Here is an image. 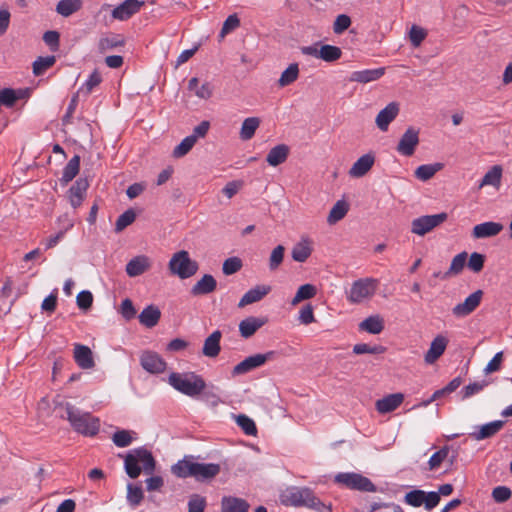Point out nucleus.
<instances>
[{
    "label": "nucleus",
    "instance_id": "1",
    "mask_svg": "<svg viewBox=\"0 0 512 512\" xmlns=\"http://www.w3.org/2000/svg\"><path fill=\"white\" fill-rule=\"evenodd\" d=\"M221 471L217 463L197 462L192 455H186L171 467V472L178 478H194L197 482H210Z\"/></svg>",
    "mask_w": 512,
    "mask_h": 512
},
{
    "label": "nucleus",
    "instance_id": "2",
    "mask_svg": "<svg viewBox=\"0 0 512 512\" xmlns=\"http://www.w3.org/2000/svg\"><path fill=\"white\" fill-rule=\"evenodd\" d=\"M63 410L61 418L66 419L73 430L85 437H93L98 434L101 421L90 412L82 411L69 402L61 404Z\"/></svg>",
    "mask_w": 512,
    "mask_h": 512
},
{
    "label": "nucleus",
    "instance_id": "3",
    "mask_svg": "<svg viewBox=\"0 0 512 512\" xmlns=\"http://www.w3.org/2000/svg\"><path fill=\"white\" fill-rule=\"evenodd\" d=\"M285 506L307 507L316 512H332L331 504L323 503L308 487H287L280 495Z\"/></svg>",
    "mask_w": 512,
    "mask_h": 512
},
{
    "label": "nucleus",
    "instance_id": "4",
    "mask_svg": "<svg viewBox=\"0 0 512 512\" xmlns=\"http://www.w3.org/2000/svg\"><path fill=\"white\" fill-rule=\"evenodd\" d=\"M155 459L152 453L144 447L136 448L127 453L124 468L130 478H137L143 469L151 474L155 469Z\"/></svg>",
    "mask_w": 512,
    "mask_h": 512
},
{
    "label": "nucleus",
    "instance_id": "5",
    "mask_svg": "<svg viewBox=\"0 0 512 512\" xmlns=\"http://www.w3.org/2000/svg\"><path fill=\"white\" fill-rule=\"evenodd\" d=\"M168 383L178 392L191 398L199 396L206 387L204 379L194 372H172L168 377Z\"/></svg>",
    "mask_w": 512,
    "mask_h": 512
},
{
    "label": "nucleus",
    "instance_id": "6",
    "mask_svg": "<svg viewBox=\"0 0 512 512\" xmlns=\"http://www.w3.org/2000/svg\"><path fill=\"white\" fill-rule=\"evenodd\" d=\"M168 266L170 272L181 279L192 277L199 269L198 263L195 260H192L189 253L185 250H181L173 254Z\"/></svg>",
    "mask_w": 512,
    "mask_h": 512
},
{
    "label": "nucleus",
    "instance_id": "7",
    "mask_svg": "<svg viewBox=\"0 0 512 512\" xmlns=\"http://www.w3.org/2000/svg\"><path fill=\"white\" fill-rule=\"evenodd\" d=\"M379 280L372 277L361 278L354 281L347 292V300L352 304H359L371 298L376 293Z\"/></svg>",
    "mask_w": 512,
    "mask_h": 512
},
{
    "label": "nucleus",
    "instance_id": "8",
    "mask_svg": "<svg viewBox=\"0 0 512 512\" xmlns=\"http://www.w3.org/2000/svg\"><path fill=\"white\" fill-rule=\"evenodd\" d=\"M334 481L352 490L364 492L376 491V486L369 478L354 472L338 473L335 476Z\"/></svg>",
    "mask_w": 512,
    "mask_h": 512
},
{
    "label": "nucleus",
    "instance_id": "9",
    "mask_svg": "<svg viewBox=\"0 0 512 512\" xmlns=\"http://www.w3.org/2000/svg\"><path fill=\"white\" fill-rule=\"evenodd\" d=\"M447 217V213L442 212L434 215H423L415 218L411 222V232L418 236H424L442 224L444 221H446Z\"/></svg>",
    "mask_w": 512,
    "mask_h": 512
},
{
    "label": "nucleus",
    "instance_id": "10",
    "mask_svg": "<svg viewBox=\"0 0 512 512\" xmlns=\"http://www.w3.org/2000/svg\"><path fill=\"white\" fill-rule=\"evenodd\" d=\"M274 355L273 351L264 353V354H254L249 357H246L243 361L234 366L232 370L233 375H242L246 374L262 365H264L268 360H270Z\"/></svg>",
    "mask_w": 512,
    "mask_h": 512
},
{
    "label": "nucleus",
    "instance_id": "11",
    "mask_svg": "<svg viewBox=\"0 0 512 512\" xmlns=\"http://www.w3.org/2000/svg\"><path fill=\"white\" fill-rule=\"evenodd\" d=\"M419 144V131L413 127H409L401 136L396 150L402 156H412Z\"/></svg>",
    "mask_w": 512,
    "mask_h": 512
},
{
    "label": "nucleus",
    "instance_id": "12",
    "mask_svg": "<svg viewBox=\"0 0 512 512\" xmlns=\"http://www.w3.org/2000/svg\"><path fill=\"white\" fill-rule=\"evenodd\" d=\"M143 5L144 2L140 0H125L112 10L111 16L115 20L126 21L138 13Z\"/></svg>",
    "mask_w": 512,
    "mask_h": 512
},
{
    "label": "nucleus",
    "instance_id": "13",
    "mask_svg": "<svg viewBox=\"0 0 512 512\" xmlns=\"http://www.w3.org/2000/svg\"><path fill=\"white\" fill-rule=\"evenodd\" d=\"M482 295V290H477L470 294L462 303L453 307V315L460 318L471 314L479 306Z\"/></svg>",
    "mask_w": 512,
    "mask_h": 512
},
{
    "label": "nucleus",
    "instance_id": "14",
    "mask_svg": "<svg viewBox=\"0 0 512 512\" xmlns=\"http://www.w3.org/2000/svg\"><path fill=\"white\" fill-rule=\"evenodd\" d=\"M140 363L144 370L153 374L162 373L166 369V362L156 352H144L140 357Z\"/></svg>",
    "mask_w": 512,
    "mask_h": 512
},
{
    "label": "nucleus",
    "instance_id": "15",
    "mask_svg": "<svg viewBox=\"0 0 512 512\" xmlns=\"http://www.w3.org/2000/svg\"><path fill=\"white\" fill-rule=\"evenodd\" d=\"M449 340L446 336L439 334L431 342L428 351L424 355L427 364L435 363L445 352Z\"/></svg>",
    "mask_w": 512,
    "mask_h": 512
},
{
    "label": "nucleus",
    "instance_id": "16",
    "mask_svg": "<svg viewBox=\"0 0 512 512\" xmlns=\"http://www.w3.org/2000/svg\"><path fill=\"white\" fill-rule=\"evenodd\" d=\"M399 113V105L396 102H390L385 108H383L376 116L375 123L377 127L386 132L389 128L390 123L397 117Z\"/></svg>",
    "mask_w": 512,
    "mask_h": 512
},
{
    "label": "nucleus",
    "instance_id": "17",
    "mask_svg": "<svg viewBox=\"0 0 512 512\" xmlns=\"http://www.w3.org/2000/svg\"><path fill=\"white\" fill-rule=\"evenodd\" d=\"M503 420H495L481 426H476L475 430L471 432L469 435L472 439L476 441H481L487 438H490L497 434L502 427L504 426Z\"/></svg>",
    "mask_w": 512,
    "mask_h": 512
},
{
    "label": "nucleus",
    "instance_id": "18",
    "mask_svg": "<svg viewBox=\"0 0 512 512\" xmlns=\"http://www.w3.org/2000/svg\"><path fill=\"white\" fill-rule=\"evenodd\" d=\"M88 187L89 183L85 178L77 179L75 183L70 187L68 190V198L73 208L76 209L81 206Z\"/></svg>",
    "mask_w": 512,
    "mask_h": 512
},
{
    "label": "nucleus",
    "instance_id": "19",
    "mask_svg": "<svg viewBox=\"0 0 512 512\" xmlns=\"http://www.w3.org/2000/svg\"><path fill=\"white\" fill-rule=\"evenodd\" d=\"M503 230V225L499 222L487 221L477 224L473 227L472 237L475 239H485L498 235Z\"/></svg>",
    "mask_w": 512,
    "mask_h": 512
},
{
    "label": "nucleus",
    "instance_id": "20",
    "mask_svg": "<svg viewBox=\"0 0 512 512\" xmlns=\"http://www.w3.org/2000/svg\"><path fill=\"white\" fill-rule=\"evenodd\" d=\"M151 267V260L146 255L133 257L127 264L125 271L129 277H137L148 271Z\"/></svg>",
    "mask_w": 512,
    "mask_h": 512
},
{
    "label": "nucleus",
    "instance_id": "21",
    "mask_svg": "<svg viewBox=\"0 0 512 512\" xmlns=\"http://www.w3.org/2000/svg\"><path fill=\"white\" fill-rule=\"evenodd\" d=\"M267 323L266 317L249 316L239 323L240 335L248 339Z\"/></svg>",
    "mask_w": 512,
    "mask_h": 512
},
{
    "label": "nucleus",
    "instance_id": "22",
    "mask_svg": "<svg viewBox=\"0 0 512 512\" xmlns=\"http://www.w3.org/2000/svg\"><path fill=\"white\" fill-rule=\"evenodd\" d=\"M271 287L269 285H257L249 289L240 299L238 303L239 308H243L247 305L253 304L262 300L269 292Z\"/></svg>",
    "mask_w": 512,
    "mask_h": 512
},
{
    "label": "nucleus",
    "instance_id": "23",
    "mask_svg": "<svg viewBox=\"0 0 512 512\" xmlns=\"http://www.w3.org/2000/svg\"><path fill=\"white\" fill-rule=\"evenodd\" d=\"M403 400L404 395L402 393L389 394L376 401V410L381 414L390 413L396 410L402 404Z\"/></svg>",
    "mask_w": 512,
    "mask_h": 512
},
{
    "label": "nucleus",
    "instance_id": "24",
    "mask_svg": "<svg viewBox=\"0 0 512 512\" xmlns=\"http://www.w3.org/2000/svg\"><path fill=\"white\" fill-rule=\"evenodd\" d=\"M222 332L220 330H215L212 332L205 340L202 347V354L208 358H215L219 355L221 351V342Z\"/></svg>",
    "mask_w": 512,
    "mask_h": 512
},
{
    "label": "nucleus",
    "instance_id": "25",
    "mask_svg": "<svg viewBox=\"0 0 512 512\" xmlns=\"http://www.w3.org/2000/svg\"><path fill=\"white\" fill-rule=\"evenodd\" d=\"M74 360L81 369H91L95 366L92 351L86 345L75 344Z\"/></svg>",
    "mask_w": 512,
    "mask_h": 512
},
{
    "label": "nucleus",
    "instance_id": "26",
    "mask_svg": "<svg viewBox=\"0 0 512 512\" xmlns=\"http://www.w3.org/2000/svg\"><path fill=\"white\" fill-rule=\"evenodd\" d=\"M374 162L375 157L373 154L367 153L362 155L350 168L349 175L354 178L363 177L372 168Z\"/></svg>",
    "mask_w": 512,
    "mask_h": 512
},
{
    "label": "nucleus",
    "instance_id": "27",
    "mask_svg": "<svg viewBox=\"0 0 512 512\" xmlns=\"http://www.w3.org/2000/svg\"><path fill=\"white\" fill-rule=\"evenodd\" d=\"M217 282L211 274H204L191 288L193 296L207 295L215 291Z\"/></svg>",
    "mask_w": 512,
    "mask_h": 512
},
{
    "label": "nucleus",
    "instance_id": "28",
    "mask_svg": "<svg viewBox=\"0 0 512 512\" xmlns=\"http://www.w3.org/2000/svg\"><path fill=\"white\" fill-rule=\"evenodd\" d=\"M384 329V319L379 314L370 315L359 323V330L369 334H380Z\"/></svg>",
    "mask_w": 512,
    "mask_h": 512
},
{
    "label": "nucleus",
    "instance_id": "29",
    "mask_svg": "<svg viewBox=\"0 0 512 512\" xmlns=\"http://www.w3.org/2000/svg\"><path fill=\"white\" fill-rule=\"evenodd\" d=\"M385 73L384 68L365 69L351 73L350 81L358 83H369L381 78Z\"/></svg>",
    "mask_w": 512,
    "mask_h": 512
},
{
    "label": "nucleus",
    "instance_id": "30",
    "mask_svg": "<svg viewBox=\"0 0 512 512\" xmlns=\"http://www.w3.org/2000/svg\"><path fill=\"white\" fill-rule=\"evenodd\" d=\"M249 504L241 498L224 496L221 500V512H248Z\"/></svg>",
    "mask_w": 512,
    "mask_h": 512
},
{
    "label": "nucleus",
    "instance_id": "31",
    "mask_svg": "<svg viewBox=\"0 0 512 512\" xmlns=\"http://www.w3.org/2000/svg\"><path fill=\"white\" fill-rule=\"evenodd\" d=\"M161 312L155 305H148L139 314V322L147 328L156 326L160 320Z\"/></svg>",
    "mask_w": 512,
    "mask_h": 512
},
{
    "label": "nucleus",
    "instance_id": "32",
    "mask_svg": "<svg viewBox=\"0 0 512 512\" xmlns=\"http://www.w3.org/2000/svg\"><path fill=\"white\" fill-rule=\"evenodd\" d=\"M288 155L289 147L286 144H279L268 152L266 161L270 166L275 167L285 162Z\"/></svg>",
    "mask_w": 512,
    "mask_h": 512
},
{
    "label": "nucleus",
    "instance_id": "33",
    "mask_svg": "<svg viewBox=\"0 0 512 512\" xmlns=\"http://www.w3.org/2000/svg\"><path fill=\"white\" fill-rule=\"evenodd\" d=\"M502 178V167L500 165H494L490 168L479 183V188H483L484 186H493L495 188H499L501 185Z\"/></svg>",
    "mask_w": 512,
    "mask_h": 512
},
{
    "label": "nucleus",
    "instance_id": "34",
    "mask_svg": "<svg viewBox=\"0 0 512 512\" xmlns=\"http://www.w3.org/2000/svg\"><path fill=\"white\" fill-rule=\"evenodd\" d=\"M311 252L310 242L303 239L293 246L291 256L294 261L303 263L310 257Z\"/></svg>",
    "mask_w": 512,
    "mask_h": 512
},
{
    "label": "nucleus",
    "instance_id": "35",
    "mask_svg": "<svg viewBox=\"0 0 512 512\" xmlns=\"http://www.w3.org/2000/svg\"><path fill=\"white\" fill-rule=\"evenodd\" d=\"M80 168V156L74 155L63 168L61 183L67 184L72 181L79 173Z\"/></svg>",
    "mask_w": 512,
    "mask_h": 512
},
{
    "label": "nucleus",
    "instance_id": "36",
    "mask_svg": "<svg viewBox=\"0 0 512 512\" xmlns=\"http://www.w3.org/2000/svg\"><path fill=\"white\" fill-rule=\"evenodd\" d=\"M442 163L423 164L416 168L415 177L421 181L430 180L438 171L442 170Z\"/></svg>",
    "mask_w": 512,
    "mask_h": 512
},
{
    "label": "nucleus",
    "instance_id": "37",
    "mask_svg": "<svg viewBox=\"0 0 512 512\" xmlns=\"http://www.w3.org/2000/svg\"><path fill=\"white\" fill-rule=\"evenodd\" d=\"M81 7V0H60L56 5V12L63 17H69Z\"/></svg>",
    "mask_w": 512,
    "mask_h": 512
},
{
    "label": "nucleus",
    "instance_id": "38",
    "mask_svg": "<svg viewBox=\"0 0 512 512\" xmlns=\"http://www.w3.org/2000/svg\"><path fill=\"white\" fill-rule=\"evenodd\" d=\"M259 125L260 119L258 117L246 118L240 129V138L244 141L250 140L254 136Z\"/></svg>",
    "mask_w": 512,
    "mask_h": 512
},
{
    "label": "nucleus",
    "instance_id": "39",
    "mask_svg": "<svg viewBox=\"0 0 512 512\" xmlns=\"http://www.w3.org/2000/svg\"><path fill=\"white\" fill-rule=\"evenodd\" d=\"M341 55V49L334 45L324 44L319 48V59L325 62H335L341 58Z\"/></svg>",
    "mask_w": 512,
    "mask_h": 512
},
{
    "label": "nucleus",
    "instance_id": "40",
    "mask_svg": "<svg viewBox=\"0 0 512 512\" xmlns=\"http://www.w3.org/2000/svg\"><path fill=\"white\" fill-rule=\"evenodd\" d=\"M299 76V66L297 63H291L281 74L278 84L280 87L288 86L294 83Z\"/></svg>",
    "mask_w": 512,
    "mask_h": 512
},
{
    "label": "nucleus",
    "instance_id": "41",
    "mask_svg": "<svg viewBox=\"0 0 512 512\" xmlns=\"http://www.w3.org/2000/svg\"><path fill=\"white\" fill-rule=\"evenodd\" d=\"M348 212V205L345 201H337L329 212L327 222L329 224H335L345 217Z\"/></svg>",
    "mask_w": 512,
    "mask_h": 512
},
{
    "label": "nucleus",
    "instance_id": "42",
    "mask_svg": "<svg viewBox=\"0 0 512 512\" xmlns=\"http://www.w3.org/2000/svg\"><path fill=\"white\" fill-rule=\"evenodd\" d=\"M461 383H462V380L460 377H456V378L452 379L444 388L435 391L428 400H426L422 403V405L428 406L429 404H431L433 401H435L442 395L454 392L461 385Z\"/></svg>",
    "mask_w": 512,
    "mask_h": 512
},
{
    "label": "nucleus",
    "instance_id": "43",
    "mask_svg": "<svg viewBox=\"0 0 512 512\" xmlns=\"http://www.w3.org/2000/svg\"><path fill=\"white\" fill-rule=\"evenodd\" d=\"M467 253L461 252L457 254L451 261L450 267L448 271L444 272L443 278H448L452 275H458L464 268L466 260H467Z\"/></svg>",
    "mask_w": 512,
    "mask_h": 512
},
{
    "label": "nucleus",
    "instance_id": "44",
    "mask_svg": "<svg viewBox=\"0 0 512 512\" xmlns=\"http://www.w3.org/2000/svg\"><path fill=\"white\" fill-rule=\"evenodd\" d=\"M316 293H317V290L314 285H312V284L301 285L298 288L295 296L293 297L291 304L296 305L303 300L311 299L316 295Z\"/></svg>",
    "mask_w": 512,
    "mask_h": 512
},
{
    "label": "nucleus",
    "instance_id": "45",
    "mask_svg": "<svg viewBox=\"0 0 512 512\" xmlns=\"http://www.w3.org/2000/svg\"><path fill=\"white\" fill-rule=\"evenodd\" d=\"M127 502L128 504L135 508L140 505L144 498L143 491L141 487L137 485H133L132 483H128L127 485Z\"/></svg>",
    "mask_w": 512,
    "mask_h": 512
},
{
    "label": "nucleus",
    "instance_id": "46",
    "mask_svg": "<svg viewBox=\"0 0 512 512\" xmlns=\"http://www.w3.org/2000/svg\"><path fill=\"white\" fill-rule=\"evenodd\" d=\"M124 45V40L116 35V36H108L100 38L98 42V50L100 53H105L108 50L114 49L119 46Z\"/></svg>",
    "mask_w": 512,
    "mask_h": 512
},
{
    "label": "nucleus",
    "instance_id": "47",
    "mask_svg": "<svg viewBox=\"0 0 512 512\" xmlns=\"http://www.w3.org/2000/svg\"><path fill=\"white\" fill-rule=\"evenodd\" d=\"M56 62L55 56L38 57L33 62V73L36 76L42 75L47 69L52 67Z\"/></svg>",
    "mask_w": 512,
    "mask_h": 512
},
{
    "label": "nucleus",
    "instance_id": "48",
    "mask_svg": "<svg viewBox=\"0 0 512 512\" xmlns=\"http://www.w3.org/2000/svg\"><path fill=\"white\" fill-rule=\"evenodd\" d=\"M136 219L135 211L130 208L123 212L116 220L115 223V232L119 233L123 231L126 227L131 225Z\"/></svg>",
    "mask_w": 512,
    "mask_h": 512
},
{
    "label": "nucleus",
    "instance_id": "49",
    "mask_svg": "<svg viewBox=\"0 0 512 512\" xmlns=\"http://www.w3.org/2000/svg\"><path fill=\"white\" fill-rule=\"evenodd\" d=\"M284 253L285 248L282 245H278L272 250L268 261L270 271H276L279 268L284 260Z\"/></svg>",
    "mask_w": 512,
    "mask_h": 512
},
{
    "label": "nucleus",
    "instance_id": "50",
    "mask_svg": "<svg viewBox=\"0 0 512 512\" xmlns=\"http://www.w3.org/2000/svg\"><path fill=\"white\" fill-rule=\"evenodd\" d=\"M237 425L244 431L246 435L255 436L257 428L255 422L247 415L240 414L236 417Z\"/></svg>",
    "mask_w": 512,
    "mask_h": 512
},
{
    "label": "nucleus",
    "instance_id": "51",
    "mask_svg": "<svg viewBox=\"0 0 512 512\" xmlns=\"http://www.w3.org/2000/svg\"><path fill=\"white\" fill-rule=\"evenodd\" d=\"M196 144L195 138L186 136L173 150V156L180 158L185 156Z\"/></svg>",
    "mask_w": 512,
    "mask_h": 512
},
{
    "label": "nucleus",
    "instance_id": "52",
    "mask_svg": "<svg viewBox=\"0 0 512 512\" xmlns=\"http://www.w3.org/2000/svg\"><path fill=\"white\" fill-rule=\"evenodd\" d=\"M132 434L134 433L128 430H118L113 434L112 441L117 447H128L133 441Z\"/></svg>",
    "mask_w": 512,
    "mask_h": 512
},
{
    "label": "nucleus",
    "instance_id": "53",
    "mask_svg": "<svg viewBox=\"0 0 512 512\" xmlns=\"http://www.w3.org/2000/svg\"><path fill=\"white\" fill-rule=\"evenodd\" d=\"M242 266V260L239 257H229L223 262L222 272L226 276L233 275L237 273Z\"/></svg>",
    "mask_w": 512,
    "mask_h": 512
},
{
    "label": "nucleus",
    "instance_id": "54",
    "mask_svg": "<svg viewBox=\"0 0 512 512\" xmlns=\"http://www.w3.org/2000/svg\"><path fill=\"white\" fill-rule=\"evenodd\" d=\"M425 491L420 489H414L406 493L404 501L413 507H420L425 502Z\"/></svg>",
    "mask_w": 512,
    "mask_h": 512
},
{
    "label": "nucleus",
    "instance_id": "55",
    "mask_svg": "<svg viewBox=\"0 0 512 512\" xmlns=\"http://www.w3.org/2000/svg\"><path fill=\"white\" fill-rule=\"evenodd\" d=\"M102 82L101 74L94 70L87 80L82 84L79 89V92H84L86 94H90L95 87H97Z\"/></svg>",
    "mask_w": 512,
    "mask_h": 512
},
{
    "label": "nucleus",
    "instance_id": "56",
    "mask_svg": "<svg viewBox=\"0 0 512 512\" xmlns=\"http://www.w3.org/2000/svg\"><path fill=\"white\" fill-rule=\"evenodd\" d=\"M385 348L381 345H369L366 343H359L353 346V352L357 355L361 354H380L383 353Z\"/></svg>",
    "mask_w": 512,
    "mask_h": 512
},
{
    "label": "nucleus",
    "instance_id": "57",
    "mask_svg": "<svg viewBox=\"0 0 512 512\" xmlns=\"http://www.w3.org/2000/svg\"><path fill=\"white\" fill-rule=\"evenodd\" d=\"M206 505L205 497L199 494H193L188 501V512H204Z\"/></svg>",
    "mask_w": 512,
    "mask_h": 512
},
{
    "label": "nucleus",
    "instance_id": "58",
    "mask_svg": "<svg viewBox=\"0 0 512 512\" xmlns=\"http://www.w3.org/2000/svg\"><path fill=\"white\" fill-rule=\"evenodd\" d=\"M351 25V18L346 14H340L336 17L333 24L335 34H342Z\"/></svg>",
    "mask_w": 512,
    "mask_h": 512
},
{
    "label": "nucleus",
    "instance_id": "59",
    "mask_svg": "<svg viewBox=\"0 0 512 512\" xmlns=\"http://www.w3.org/2000/svg\"><path fill=\"white\" fill-rule=\"evenodd\" d=\"M511 489L507 486H497L492 491V498L497 503H504L511 498Z\"/></svg>",
    "mask_w": 512,
    "mask_h": 512
},
{
    "label": "nucleus",
    "instance_id": "60",
    "mask_svg": "<svg viewBox=\"0 0 512 512\" xmlns=\"http://www.w3.org/2000/svg\"><path fill=\"white\" fill-rule=\"evenodd\" d=\"M298 320L304 325H309L315 322L313 307L311 304H306L300 309Z\"/></svg>",
    "mask_w": 512,
    "mask_h": 512
},
{
    "label": "nucleus",
    "instance_id": "61",
    "mask_svg": "<svg viewBox=\"0 0 512 512\" xmlns=\"http://www.w3.org/2000/svg\"><path fill=\"white\" fill-rule=\"evenodd\" d=\"M485 386H487V382L486 381L474 382V383L468 384L461 391L462 398L463 399H467V398L472 397L473 395H475V394L479 393L480 391H482Z\"/></svg>",
    "mask_w": 512,
    "mask_h": 512
},
{
    "label": "nucleus",
    "instance_id": "62",
    "mask_svg": "<svg viewBox=\"0 0 512 512\" xmlns=\"http://www.w3.org/2000/svg\"><path fill=\"white\" fill-rule=\"evenodd\" d=\"M77 306L80 309L88 310L93 303V295L89 290H83L76 297Z\"/></svg>",
    "mask_w": 512,
    "mask_h": 512
},
{
    "label": "nucleus",
    "instance_id": "63",
    "mask_svg": "<svg viewBox=\"0 0 512 512\" xmlns=\"http://www.w3.org/2000/svg\"><path fill=\"white\" fill-rule=\"evenodd\" d=\"M484 261H485L484 255H482L478 252H473L470 255L467 265L470 270H472L475 273H478L483 269Z\"/></svg>",
    "mask_w": 512,
    "mask_h": 512
},
{
    "label": "nucleus",
    "instance_id": "64",
    "mask_svg": "<svg viewBox=\"0 0 512 512\" xmlns=\"http://www.w3.org/2000/svg\"><path fill=\"white\" fill-rule=\"evenodd\" d=\"M426 37V32L423 28L413 25L409 32L411 44L418 47Z\"/></svg>",
    "mask_w": 512,
    "mask_h": 512
}]
</instances>
